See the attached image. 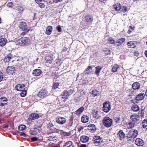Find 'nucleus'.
Wrapping results in <instances>:
<instances>
[{
    "mask_svg": "<svg viewBox=\"0 0 147 147\" xmlns=\"http://www.w3.org/2000/svg\"><path fill=\"white\" fill-rule=\"evenodd\" d=\"M39 117V115L37 113H32L30 114L29 116L30 119L31 120H34L38 118Z\"/></svg>",
    "mask_w": 147,
    "mask_h": 147,
    "instance_id": "obj_18",
    "label": "nucleus"
},
{
    "mask_svg": "<svg viewBox=\"0 0 147 147\" xmlns=\"http://www.w3.org/2000/svg\"><path fill=\"white\" fill-rule=\"evenodd\" d=\"M127 10V8L126 6H123L122 9L121 10V11L123 13L125 12Z\"/></svg>",
    "mask_w": 147,
    "mask_h": 147,
    "instance_id": "obj_46",
    "label": "nucleus"
},
{
    "mask_svg": "<svg viewBox=\"0 0 147 147\" xmlns=\"http://www.w3.org/2000/svg\"><path fill=\"white\" fill-rule=\"evenodd\" d=\"M135 124L134 122L132 121L129 122L128 124V127L130 128H132L134 127L135 125Z\"/></svg>",
    "mask_w": 147,
    "mask_h": 147,
    "instance_id": "obj_42",
    "label": "nucleus"
},
{
    "mask_svg": "<svg viewBox=\"0 0 147 147\" xmlns=\"http://www.w3.org/2000/svg\"><path fill=\"white\" fill-rule=\"evenodd\" d=\"M141 118L140 116L137 115H133L130 117V119L132 121L135 122L140 120Z\"/></svg>",
    "mask_w": 147,
    "mask_h": 147,
    "instance_id": "obj_11",
    "label": "nucleus"
},
{
    "mask_svg": "<svg viewBox=\"0 0 147 147\" xmlns=\"http://www.w3.org/2000/svg\"><path fill=\"white\" fill-rule=\"evenodd\" d=\"M92 66H89L88 67V69L89 70H92Z\"/></svg>",
    "mask_w": 147,
    "mask_h": 147,
    "instance_id": "obj_62",
    "label": "nucleus"
},
{
    "mask_svg": "<svg viewBox=\"0 0 147 147\" xmlns=\"http://www.w3.org/2000/svg\"><path fill=\"white\" fill-rule=\"evenodd\" d=\"M86 146L85 144H82L81 145L80 147H86Z\"/></svg>",
    "mask_w": 147,
    "mask_h": 147,
    "instance_id": "obj_64",
    "label": "nucleus"
},
{
    "mask_svg": "<svg viewBox=\"0 0 147 147\" xmlns=\"http://www.w3.org/2000/svg\"><path fill=\"white\" fill-rule=\"evenodd\" d=\"M36 13H34V18L33 20L36 19L37 18V17L36 16Z\"/></svg>",
    "mask_w": 147,
    "mask_h": 147,
    "instance_id": "obj_60",
    "label": "nucleus"
},
{
    "mask_svg": "<svg viewBox=\"0 0 147 147\" xmlns=\"http://www.w3.org/2000/svg\"><path fill=\"white\" fill-rule=\"evenodd\" d=\"M30 42V39L28 37H22L16 42V44L18 46H24L28 44Z\"/></svg>",
    "mask_w": 147,
    "mask_h": 147,
    "instance_id": "obj_1",
    "label": "nucleus"
},
{
    "mask_svg": "<svg viewBox=\"0 0 147 147\" xmlns=\"http://www.w3.org/2000/svg\"><path fill=\"white\" fill-rule=\"evenodd\" d=\"M135 143L136 145L138 146H142L143 145V141L142 139L140 138H137Z\"/></svg>",
    "mask_w": 147,
    "mask_h": 147,
    "instance_id": "obj_16",
    "label": "nucleus"
},
{
    "mask_svg": "<svg viewBox=\"0 0 147 147\" xmlns=\"http://www.w3.org/2000/svg\"><path fill=\"white\" fill-rule=\"evenodd\" d=\"M63 119V118L61 117L57 118L56 122L59 124H63L64 123V121Z\"/></svg>",
    "mask_w": 147,
    "mask_h": 147,
    "instance_id": "obj_32",
    "label": "nucleus"
},
{
    "mask_svg": "<svg viewBox=\"0 0 147 147\" xmlns=\"http://www.w3.org/2000/svg\"><path fill=\"white\" fill-rule=\"evenodd\" d=\"M120 67L119 66L115 64L114 65L112 69V71L113 72H115L117 71L118 69Z\"/></svg>",
    "mask_w": 147,
    "mask_h": 147,
    "instance_id": "obj_34",
    "label": "nucleus"
},
{
    "mask_svg": "<svg viewBox=\"0 0 147 147\" xmlns=\"http://www.w3.org/2000/svg\"><path fill=\"white\" fill-rule=\"evenodd\" d=\"M45 60L46 63L51 64L52 63L53 60L52 57L49 56L46 57Z\"/></svg>",
    "mask_w": 147,
    "mask_h": 147,
    "instance_id": "obj_21",
    "label": "nucleus"
},
{
    "mask_svg": "<svg viewBox=\"0 0 147 147\" xmlns=\"http://www.w3.org/2000/svg\"><path fill=\"white\" fill-rule=\"evenodd\" d=\"M145 96L144 94L143 93H141L136 97V99L137 100H142L144 98Z\"/></svg>",
    "mask_w": 147,
    "mask_h": 147,
    "instance_id": "obj_15",
    "label": "nucleus"
},
{
    "mask_svg": "<svg viewBox=\"0 0 147 147\" xmlns=\"http://www.w3.org/2000/svg\"><path fill=\"white\" fill-rule=\"evenodd\" d=\"M25 88V85L23 84H19L15 86V89L17 90L22 91L24 90Z\"/></svg>",
    "mask_w": 147,
    "mask_h": 147,
    "instance_id": "obj_8",
    "label": "nucleus"
},
{
    "mask_svg": "<svg viewBox=\"0 0 147 147\" xmlns=\"http://www.w3.org/2000/svg\"><path fill=\"white\" fill-rule=\"evenodd\" d=\"M36 131L37 130H36L35 129V130H30L29 131V133L31 135L34 136L36 135L37 133Z\"/></svg>",
    "mask_w": 147,
    "mask_h": 147,
    "instance_id": "obj_43",
    "label": "nucleus"
},
{
    "mask_svg": "<svg viewBox=\"0 0 147 147\" xmlns=\"http://www.w3.org/2000/svg\"><path fill=\"white\" fill-rule=\"evenodd\" d=\"M16 9L18 13L20 14H22L24 10L23 7L21 5H18L16 7Z\"/></svg>",
    "mask_w": 147,
    "mask_h": 147,
    "instance_id": "obj_25",
    "label": "nucleus"
},
{
    "mask_svg": "<svg viewBox=\"0 0 147 147\" xmlns=\"http://www.w3.org/2000/svg\"><path fill=\"white\" fill-rule=\"evenodd\" d=\"M84 127L82 126H80L78 127V131L79 132H80L81 131L84 129Z\"/></svg>",
    "mask_w": 147,
    "mask_h": 147,
    "instance_id": "obj_56",
    "label": "nucleus"
},
{
    "mask_svg": "<svg viewBox=\"0 0 147 147\" xmlns=\"http://www.w3.org/2000/svg\"><path fill=\"white\" fill-rule=\"evenodd\" d=\"M8 125L6 124H4L3 125V127L4 128H7L8 127Z\"/></svg>",
    "mask_w": 147,
    "mask_h": 147,
    "instance_id": "obj_58",
    "label": "nucleus"
},
{
    "mask_svg": "<svg viewBox=\"0 0 147 147\" xmlns=\"http://www.w3.org/2000/svg\"><path fill=\"white\" fill-rule=\"evenodd\" d=\"M53 124L51 123H49L47 125V127H52L53 126Z\"/></svg>",
    "mask_w": 147,
    "mask_h": 147,
    "instance_id": "obj_57",
    "label": "nucleus"
},
{
    "mask_svg": "<svg viewBox=\"0 0 147 147\" xmlns=\"http://www.w3.org/2000/svg\"><path fill=\"white\" fill-rule=\"evenodd\" d=\"M88 129L89 131L91 132H94L96 130V126L93 124H90L88 126Z\"/></svg>",
    "mask_w": 147,
    "mask_h": 147,
    "instance_id": "obj_12",
    "label": "nucleus"
},
{
    "mask_svg": "<svg viewBox=\"0 0 147 147\" xmlns=\"http://www.w3.org/2000/svg\"><path fill=\"white\" fill-rule=\"evenodd\" d=\"M89 70L88 69V68L86 69V71H85V74H89V73L90 71H89Z\"/></svg>",
    "mask_w": 147,
    "mask_h": 147,
    "instance_id": "obj_59",
    "label": "nucleus"
},
{
    "mask_svg": "<svg viewBox=\"0 0 147 147\" xmlns=\"http://www.w3.org/2000/svg\"><path fill=\"white\" fill-rule=\"evenodd\" d=\"M20 93V95L22 97H24L25 96L26 94V91L25 90H24Z\"/></svg>",
    "mask_w": 147,
    "mask_h": 147,
    "instance_id": "obj_47",
    "label": "nucleus"
},
{
    "mask_svg": "<svg viewBox=\"0 0 147 147\" xmlns=\"http://www.w3.org/2000/svg\"><path fill=\"white\" fill-rule=\"evenodd\" d=\"M72 142L71 141L66 142L65 144V147H73Z\"/></svg>",
    "mask_w": 147,
    "mask_h": 147,
    "instance_id": "obj_41",
    "label": "nucleus"
},
{
    "mask_svg": "<svg viewBox=\"0 0 147 147\" xmlns=\"http://www.w3.org/2000/svg\"><path fill=\"white\" fill-rule=\"evenodd\" d=\"M142 124L143 127L147 129V119L144 120L142 121Z\"/></svg>",
    "mask_w": 147,
    "mask_h": 147,
    "instance_id": "obj_40",
    "label": "nucleus"
},
{
    "mask_svg": "<svg viewBox=\"0 0 147 147\" xmlns=\"http://www.w3.org/2000/svg\"><path fill=\"white\" fill-rule=\"evenodd\" d=\"M121 5L120 3H117L114 5L113 9L116 11H119L121 9Z\"/></svg>",
    "mask_w": 147,
    "mask_h": 147,
    "instance_id": "obj_26",
    "label": "nucleus"
},
{
    "mask_svg": "<svg viewBox=\"0 0 147 147\" xmlns=\"http://www.w3.org/2000/svg\"><path fill=\"white\" fill-rule=\"evenodd\" d=\"M57 138L56 137L51 136L49 137V140L50 141L56 142L57 141Z\"/></svg>",
    "mask_w": 147,
    "mask_h": 147,
    "instance_id": "obj_39",
    "label": "nucleus"
},
{
    "mask_svg": "<svg viewBox=\"0 0 147 147\" xmlns=\"http://www.w3.org/2000/svg\"><path fill=\"white\" fill-rule=\"evenodd\" d=\"M89 137L87 136H82L80 138L81 141L84 143L87 142L89 140Z\"/></svg>",
    "mask_w": 147,
    "mask_h": 147,
    "instance_id": "obj_28",
    "label": "nucleus"
},
{
    "mask_svg": "<svg viewBox=\"0 0 147 147\" xmlns=\"http://www.w3.org/2000/svg\"><path fill=\"white\" fill-rule=\"evenodd\" d=\"M7 42L6 38H2L0 39V46L3 47L5 46Z\"/></svg>",
    "mask_w": 147,
    "mask_h": 147,
    "instance_id": "obj_24",
    "label": "nucleus"
},
{
    "mask_svg": "<svg viewBox=\"0 0 147 147\" xmlns=\"http://www.w3.org/2000/svg\"><path fill=\"white\" fill-rule=\"evenodd\" d=\"M59 82H55L52 87V89H56L58 88L59 86Z\"/></svg>",
    "mask_w": 147,
    "mask_h": 147,
    "instance_id": "obj_38",
    "label": "nucleus"
},
{
    "mask_svg": "<svg viewBox=\"0 0 147 147\" xmlns=\"http://www.w3.org/2000/svg\"><path fill=\"white\" fill-rule=\"evenodd\" d=\"M140 84L138 82H135L132 85V88L134 90H138L140 88Z\"/></svg>",
    "mask_w": 147,
    "mask_h": 147,
    "instance_id": "obj_19",
    "label": "nucleus"
},
{
    "mask_svg": "<svg viewBox=\"0 0 147 147\" xmlns=\"http://www.w3.org/2000/svg\"><path fill=\"white\" fill-rule=\"evenodd\" d=\"M136 42L135 41H132L129 42H127V45L130 47L133 48L135 46Z\"/></svg>",
    "mask_w": 147,
    "mask_h": 147,
    "instance_id": "obj_29",
    "label": "nucleus"
},
{
    "mask_svg": "<svg viewBox=\"0 0 147 147\" xmlns=\"http://www.w3.org/2000/svg\"><path fill=\"white\" fill-rule=\"evenodd\" d=\"M102 69V67L100 66H97L95 67L96 70L95 73L98 76L99 75V73Z\"/></svg>",
    "mask_w": 147,
    "mask_h": 147,
    "instance_id": "obj_27",
    "label": "nucleus"
},
{
    "mask_svg": "<svg viewBox=\"0 0 147 147\" xmlns=\"http://www.w3.org/2000/svg\"><path fill=\"white\" fill-rule=\"evenodd\" d=\"M35 1L36 3H38L42 1V0H35Z\"/></svg>",
    "mask_w": 147,
    "mask_h": 147,
    "instance_id": "obj_63",
    "label": "nucleus"
},
{
    "mask_svg": "<svg viewBox=\"0 0 147 147\" xmlns=\"http://www.w3.org/2000/svg\"><path fill=\"white\" fill-rule=\"evenodd\" d=\"M30 30H26V31H24V32H22L21 34V35L22 36H24L25 35L27 34V33Z\"/></svg>",
    "mask_w": 147,
    "mask_h": 147,
    "instance_id": "obj_52",
    "label": "nucleus"
},
{
    "mask_svg": "<svg viewBox=\"0 0 147 147\" xmlns=\"http://www.w3.org/2000/svg\"><path fill=\"white\" fill-rule=\"evenodd\" d=\"M125 39L124 38H121L118 40L117 41L115 42V46H118L121 45L123 42H124Z\"/></svg>",
    "mask_w": 147,
    "mask_h": 147,
    "instance_id": "obj_22",
    "label": "nucleus"
},
{
    "mask_svg": "<svg viewBox=\"0 0 147 147\" xmlns=\"http://www.w3.org/2000/svg\"><path fill=\"white\" fill-rule=\"evenodd\" d=\"M34 129L36 130H38V132H39L41 130V125H38L37 124H36L34 125Z\"/></svg>",
    "mask_w": 147,
    "mask_h": 147,
    "instance_id": "obj_36",
    "label": "nucleus"
},
{
    "mask_svg": "<svg viewBox=\"0 0 147 147\" xmlns=\"http://www.w3.org/2000/svg\"><path fill=\"white\" fill-rule=\"evenodd\" d=\"M89 119V117L86 115H84L81 117V121L84 123H85L88 122Z\"/></svg>",
    "mask_w": 147,
    "mask_h": 147,
    "instance_id": "obj_23",
    "label": "nucleus"
},
{
    "mask_svg": "<svg viewBox=\"0 0 147 147\" xmlns=\"http://www.w3.org/2000/svg\"><path fill=\"white\" fill-rule=\"evenodd\" d=\"M92 141L93 143L95 144H99L102 142V138L99 136H94L92 140Z\"/></svg>",
    "mask_w": 147,
    "mask_h": 147,
    "instance_id": "obj_7",
    "label": "nucleus"
},
{
    "mask_svg": "<svg viewBox=\"0 0 147 147\" xmlns=\"http://www.w3.org/2000/svg\"><path fill=\"white\" fill-rule=\"evenodd\" d=\"M108 43L111 44H115V42L114 40L112 38H109L108 39Z\"/></svg>",
    "mask_w": 147,
    "mask_h": 147,
    "instance_id": "obj_44",
    "label": "nucleus"
},
{
    "mask_svg": "<svg viewBox=\"0 0 147 147\" xmlns=\"http://www.w3.org/2000/svg\"><path fill=\"white\" fill-rule=\"evenodd\" d=\"M53 1L55 3H58L59 2H60L62 1V0H53Z\"/></svg>",
    "mask_w": 147,
    "mask_h": 147,
    "instance_id": "obj_61",
    "label": "nucleus"
},
{
    "mask_svg": "<svg viewBox=\"0 0 147 147\" xmlns=\"http://www.w3.org/2000/svg\"><path fill=\"white\" fill-rule=\"evenodd\" d=\"M13 57L11 53L8 54L4 59L5 62H8L10 61L11 59Z\"/></svg>",
    "mask_w": 147,
    "mask_h": 147,
    "instance_id": "obj_14",
    "label": "nucleus"
},
{
    "mask_svg": "<svg viewBox=\"0 0 147 147\" xmlns=\"http://www.w3.org/2000/svg\"><path fill=\"white\" fill-rule=\"evenodd\" d=\"M41 70L40 69H35L33 70L32 74L35 76H38L42 73Z\"/></svg>",
    "mask_w": 147,
    "mask_h": 147,
    "instance_id": "obj_13",
    "label": "nucleus"
},
{
    "mask_svg": "<svg viewBox=\"0 0 147 147\" xmlns=\"http://www.w3.org/2000/svg\"><path fill=\"white\" fill-rule=\"evenodd\" d=\"M90 93L93 96H97L98 95H99V91H98L96 90H93Z\"/></svg>",
    "mask_w": 147,
    "mask_h": 147,
    "instance_id": "obj_33",
    "label": "nucleus"
},
{
    "mask_svg": "<svg viewBox=\"0 0 147 147\" xmlns=\"http://www.w3.org/2000/svg\"><path fill=\"white\" fill-rule=\"evenodd\" d=\"M52 30V26H49L46 28L45 33L47 35H49L51 34Z\"/></svg>",
    "mask_w": 147,
    "mask_h": 147,
    "instance_id": "obj_17",
    "label": "nucleus"
},
{
    "mask_svg": "<svg viewBox=\"0 0 147 147\" xmlns=\"http://www.w3.org/2000/svg\"><path fill=\"white\" fill-rule=\"evenodd\" d=\"M38 138L35 137H33L31 139V141L33 142L36 141L38 140Z\"/></svg>",
    "mask_w": 147,
    "mask_h": 147,
    "instance_id": "obj_55",
    "label": "nucleus"
},
{
    "mask_svg": "<svg viewBox=\"0 0 147 147\" xmlns=\"http://www.w3.org/2000/svg\"><path fill=\"white\" fill-rule=\"evenodd\" d=\"M131 109L134 111L136 112L139 111V107L137 105H135L133 106Z\"/></svg>",
    "mask_w": 147,
    "mask_h": 147,
    "instance_id": "obj_35",
    "label": "nucleus"
},
{
    "mask_svg": "<svg viewBox=\"0 0 147 147\" xmlns=\"http://www.w3.org/2000/svg\"><path fill=\"white\" fill-rule=\"evenodd\" d=\"M0 101H7V98L5 97H2L0 98Z\"/></svg>",
    "mask_w": 147,
    "mask_h": 147,
    "instance_id": "obj_51",
    "label": "nucleus"
},
{
    "mask_svg": "<svg viewBox=\"0 0 147 147\" xmlns=\"http://www.w3.org/2000/svg\"><path fill=\"white\" fill-rule=\"evenodd\" d=\"M71 131H70L68 132H65V136H66L68 137L70 136L72 134Z\"/></svg>",
    "mask_w": 147,
    "mask_h": 147,
    "instance_id": "obj_50",
    "label": "nucleus"
},
{
    "mask_svg": "<svg viewBox=\"0 0 147 147\" xmlns=\"http://www.w3.org/2000/svg\"><path fill=\"white\" fill-rule=\"evenodd\" d=\"M37 3L38 4L39 7L41 8H43L45 7V5L43 3H40V2H39Z\"/></svg>",
    "mask_w": 147,
    "mask_h": 147,
    "instance_id": "obj_45",
    "label": "nucleus"
},
{
    "mask_svg": "<svg viewBox=\"0 0 147 147\" xmlns=\"http://www.w3.org/2000/svg\"><path fill=\"white\" fill-rule=\"evenodd\" d=\"M26 127L25 125H20L18 127L19 130L23 131L26 129Z\"/></svg>",
    "mask_w": 147,
    "mask_h": 147,
    "instance_id": "obj_37",
    "label": "nucleus"
},
{
    "mask_svg": "<svg viewBox=\"0 0 147 147\" xmlns=\"http://www.w3.org/2000/svg\"><path fill=\"white\" fill-rule=\"evenodd\" d=\"M84 107H80L76 111V114L78 115H80L84 111Z\"/></svg>",
    "mask_w": 147,
    "mask_h": 147,
    "instance_id": "obj_31",
    "label": "nucleus"
},
{
    "mask_svg": "<svg viewBox=\"0 0 147 147\" xmlns=\"http://www.w3.org/2000/svg\"><path fill=\"white\" fill-rule=\"evenodd\" d=\"M18 26L20 29H21L22 31H26L29 29L26 23L24 22H20Z\"/></svg>",
    "mask_w": 147,
    "mask_h": 147,
    "instance_id": "obj_5",
    "label": "nucleus"
},
{
    "mask_svg": "<svg viewBox=\"0 0 147 147\" xmlns=\"http://www.w3.org/2000/svg\"><path fill=\"white\" fill-rule=\"evenodd\" d=\"M111 107L109 102H106L103 105V110L105 112H108L111 109Z\"/></svg>",
    "mask_w": 147,
    "mask_h": 147,
    "instance_id": "obj_6",
    "label": "nucleus"
},
{
    "mask_svg": "<svg viewBox=\"0 0 147 147\" xmlns=\"http://www.w3.org/2000/svg\"><path fill=\"white\" fill-rule=\"evenodd\" d=\"M93 20V17L90 15H87L84 19V21L90 24Z\"/></svg>",
    "mask_w": 147,
    "mask_h": 147,
    "instance_id": "obj_10",
    "label": "nucleus"
},
{
    "mask_svg": "<svg viewBox=\"0 0 147 147\" xmlns=\"http://www.w3.org/2000/svg\"><path fill=\"white\" fill-rule=\"evenodd\" d=\"M3 78V74L2 72L0 71V82L2 81Z\"/></svg>",
    "mask_w": 147,
    "mask_h": 147,
    "instance_id": "obj_53",
    "label": "nucleus"
},
{
    "mask_svg": "<svg viewBox=\"0 0 147 147\" xmlns=\"http://www.w3.org/2000/svg\"><path fill=\"white\" fill-rule=\"evenodd\" d=\"M56 30L58 31V32H60L62 31L61 28L59 25L57 26L56 27Z\"/></svg>",
    "mask_w": 147,
    "mask_h": 147,
    "instance_id": "obj_49",
    "label": "nucleus"
},
{
    "mask_svg": "<svg viewBox=\"0 0 147 147\" xmlns=\"http://www.w3.org/2000/svg\"><path fill=\"white\" fill-rule=\"evenodd\" d=\"M138 134V132L136 130H134V131L133 130L130 131L128 133L127 136L128 140H132L134 139L137 137Z\"/></svg>",
    "mask_w": 147,
    "mask_h": 147,
    "instance_id": "obj_2",
    "label": "nucleus"
},
{
    "mask_svg": "<svg viewBox=\"0 0 147 147\" xmlns=\"http://www.w3.org/2000/svg\"><path fill=\"white\" fill-rule=\"evenodd\" d=\"M58 132L60 134L63 136H64V131L63 130H59Z\"/></svg>",
    "mask_w": 147,
    "mask_h": 147,
    "instance_id": "obj_54",
    "label": "nucleus"
},
{
    "mask_svg": "<svg viewBox=\"0 0 147 147\" xmlns=\"http://www.w3.org/2000/svg\"><path fill=\"white\" fill-rule=\"evenodd\" d=\"M14 5L13 3L12 2H9L7 4V6L9 7H12Z\"/></svg>",
    "mask_w": 147,
    "mask_h": 147,
    "instance_id": "obj_48",
    "label": "nucleus"
},
{
    "mask_svg": "<svg viewBox=\"0 0 147 147\" xmlns=\"http://www.w3.org/2000/svg\"><path fill=\"white\" fill-rule=\"evenodd\" d=\"M117 137L119 138L120 140H122L123 139L125 136V135L122 130H120L118 132L117 134Z\"/></svg>",
    "mask_w": 147,
    "mask_h": 147,
    "instance_id": "obj_20",
    "label": "nucleus"
},
{
    "mask_svg": "<svg viewBox=\"0 0 147 147\" xmlns=\"http://www.w3.org/2000/svg\"><path fill=\"white\" fill-rule=\"evenodd\" d=\"M102 122L105 127H108L112 125V120L109 117H105L103 119Z\"/></svg>",
    "mask_w": 147,
    "mask_h": 147,
    "instance_id": "obj_3",
    "label": "nucleus"
},
{
    "mask_svg": "<svg viewBox=\"0 0 147 147\" xmlns=\"http://www.w3.org/2000/svg\"><path fill=\"white\" fill-rule=\"evenodd\" d=\"M99 112L96 110H94L93 112V116L94 118L98 119L100 116L99 115Z\"/></svg>",
    "mask_w": 147,
    "mask_h": 147,
    "instance_id": "obj_30",
    "label": "nucleus"
},
{
    "mask_svg": "<svg viewBox=\"0 0 147 147\" xmlns=\"http://www.w3.org/2000/svg\"><path fill=\"white\" fill-rule=\"evenodd\" d=\"M15 67L13 66H8L6 69V73L9 75H13L16 71Z\"/></svg>",
    "mask_w": 147,
    "mask_h": 147,
    "instance_id": "obj_4",
    "label": "nucleus"
},
{
    "mask_svg": "<svg viewBox=\"0 0 147 147\" xmlns=\"http://www.w3.org/2000/svg\"><path fill=\"white\" fill-rule=\"evenodd\" d=\"M48 92L47 90L42 89L38 93V96L40 98H43L47 96Z\"/></svg>",
    "mask_w": 147,
    "mask_h": 147,
    "instance_id": "obj_9",
    "label": "nucleus"
}]
</instances>
